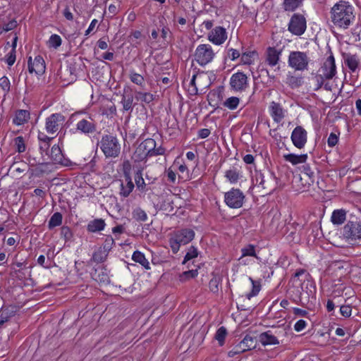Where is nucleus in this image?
Listing matches in <instances>:
<instances>
[{"label":"nucleus","instance_id":"680f3d73","mask_svg":"<svg viewBox=\"0 0 361 361\" xmlns=\"http://www.w3.org/2000/svg\"><path fill=\"white\" fill-rule=\"evenodd\" d=\"M338 138L337 135L331 133L328 137L327 143L329 147H333L338 143Z\"/></svg>","mask_w":361,"mask_h":361},{"label":"nucleus","instance_id":"473e14b6","mask_svg":"<svg viewBox=\"0 0 361 361\" xmlns=\"http://www.w3.org/2000/svg\"><path fill=\"white\" fill-rule=\"evenodd\" d=\"M128 77L130 80L133 83L137 85V86L142 88L145 87V81L144 77L142 75L136 73L135 70L133 69L129 71Z\"/></svg>","mask_w":361,"mask_h":361},{"label":"nucleus","instance_id":"a211bd4d","mask_svg":"<svg viewBox=\"0 0 361 361\" xmlns=\"http://www.w3.org/2000/svg\"><path fill=\"white\" fill-rule=\"evenodd\" d=\"M76 130L85 135L96 131L97 124L92 118H82L76 123Z\"/></svg>","mask_w":361,"mask_h":361},{"label":"nucleus","instance_id":"1a4fd4ad","mask_svg":"<svg viewBox=\"0 0 361 361\" xmlns=\"http://www.w3.org/2000/svg\"><path fill=\"white\" fill-rule=\"evenodd\" d=\"M256 337L251 335H246L240 343L236 344L233 348L228 352V355L233 357L234 355L252 350L256 347Z\"/></svg>","mask_w":361,"mask_h":361},{"label":"nucleus","instance_id":"e2e57ef3","mask_svg":"<svg viewBox=\"0 0 361 361\" xmlns=\"http://www.w3.org/2000/svg\"><path fill=\"white\" fill-rule=\"evenodd\" d=\"M6 61L9 66L13 65L16 61V51H11L8 54Z\"/></svg>","mask_w":361,"mask_h":361},{"label":"nucleus","instance_id":"a18cd8bd","mask_svg":"<svg viewBox=\"0 0 361 361\" xmlns=\"http://www.w3.org/2000/svg\"><path fill=\"white\" fill-rule=\"evenodd\" d=\"M227 335V330L224 326H221L216 332L215 338L219 342L220 345H223L226 336Z\"/></svg>","mask_w":361,"mask_h":361},{"label":"nucleus","instance_id":"09e8293b","mask_svg":"<svg viewBox=\"0 0 361 361\" xmlns=\"http://www.w3.org/2000/svg\"><path fill=\"white\" fill-rule=\"evenodd\" d=\"M197 274H198V271L197 269H192V270L184 271L180 275V281H181L183 282L185 281L190 279H193V278L196 277L197 276Z\"/></svg>","mask_w":361,"mask_h":361},{"label":"nucleus","instance_id":"c85d7f7f","mask_svg":"<svg viewBox=\"0 0 361 361\" xmlns=\"http://www.w3.org/2000/svg\"><path fill=\"white\" fill-rule=\"evenodd\" d=\"M241 252L242 255L241 257L239 258V260L241 261V263L244 264H247L246 261L243 260L245 257H254L258 259V257L255 251V246L252 244L247 245L246 246L243 247L241 249Z\"/></svg>","mask_w":361,"mask_h":361},{"label":"nucleus","instance_id":"69168bd1","mask_svg":"<svg viewBox=\"0 0 361 361\" xmlns=\"http://www.w3.org/2000/svg\"><path fill=\"white\" fill-rule=\"evenodd\" d=\"M302 172L310 179H312L314 177V171L311 169L309 165H305L302 166Z\"/></svg>","mask_w":361,"mask_h":361},{"label":"nucleus","instance_id":"393cba45","mask_svg":"<svg viewBox=\"0 0 361 361\" xmlns=\"http://www.w3.org/2000/svg\"><path fill=\"white\" fill-rule=\"evenodd\" d=\"M283 158L286 161L291 163L293 165L305 163L307 159V154H287L283 155Z\"/></svg>","mask_w":361,"mask_h":361},{"label":"nucleus","instance_id":"338daca9","mask_svg":"<svg viewBox=\"0 0 361 361\" xmlns=\"http://www.w3.org/2000/svg\"><path fill=\"white\" fill-rule=\"evenodd\" d=\"M209 135L210 130L207 128L200 129L198 132V136L202 139L207 137Z\"/></svg>","mask_w":361,"mask_h":361},{"label":"nucleus","instance_id":"39448f33","mask_svg":"<svg viewBox=\"0 0 361 361\" xmlns=\"http://www.w3.org/2000/svg\"><path fill=\"white\" fill-rule=\"evenodd\" d=\"M310 58L307 53L300 51H290L288 56V66L297 71L308 69Z\"/></svg>","mask_w":361,"mask_h":361},{"label":"nucleus","instance_id":"aec40b11","mask_svg":"<svg viewBox=\"0 0 361 361\" xmlns=\"http://www.w3.org/2000/svg\"><path fill=\"white\" fill-rule=\"evenodd\" d=\"M49 157L55 164H59L66 166L69 165L70 161L63 158V155L59 145H54L52 146Z\"/></svg>","mask_w":361,"mask_h":361},{"label":"nucleus","instance_id":"49530a36","mask_svg":"<svg viewBox=\"0 0 361 361\" xmlns=\"http://www.w3.org/2000/svg\"><path fill=\"white\" fill-rule=\"evenodd\" d=\"M14 145L16 151L19 153L24 152L26 149L25 140L22 136H18L14 139Z\"/></svg>","mask_w":361,"mask_h":361},{"label":"nucleus","instance_id":"ddd939ff","mask_svg":"<svg viewBox=\"0 0 361 361\" xmlns=\"http://www.w3.org/2000/svg\"><path fill=\"white\" fill-rule=\"evenodd\" d=\"M247 77L242 72L232 75L230 79V85L235 91H243L247 87Z\"/></svg>","mask_w":361,"mask_h":361},{"label":"nucleus","instance_id":"774afa93","mask_svg":"<svg viewBox=\"0 0 361 361\" xmlns=\"http://www.w3.org/2000/svg\"><path fill=\"white\" fill-rule=\"evenodd\" d=\"M63 14L64 16V17L68 20H73V13L71 12L70 9L68 7H66L64 10H63Z\"/></svg>","mask_w":361,"mask_h":361},{"label":"nucleus","instance_id":"9b49d317","mask_svg":"<svg viewBox=\"0 0 361 361\" xmlns=\"http://www.w3.org/2000/svg\"><path fill=\"white\" fill-rule=\"evenodd\" d=\"M65 121V117L60 113H55L46 118L45 130L49 134L56 133Z\"/></svg>","mask_w":361,"mask_h":361},{"label":"nucleus","instance_id":"c9c22d12","mask_svg":"<svg viewBox=\"0 0 361 361\" xmlns=\"http://www.w3.org/2000/svg\"><path fill=\"white\" fill-rule=\"evenodd\" d=\"M63 216L60 212L54 213L50 218L48 224L49 229H52L54 227L59 226L62 224Z\"/></svg>","mask_w":361,"mask_h":361},{"label":"nucleus","instance_id":"4c0bfd02","mask_svg":"<svg viewBox=\"0 0 361 361\" xmlns=\"http://www.w3.org/2000/svg\"><path fill=\"white\" fill-rule=\"evenodd\" d=\"M107 253V251L100 248L94 252L92 259L97 263H102L106 260Z\"/></svg>","mask_w":361,"mask_h":361},{"label":"nucleus","instance_id":"f03ea898","mask_svg":"<svg viewBox=\"0 0 361 361\" xmlns=\"http://www.w3.org/2000/svg\"><path fill=\"white\" fill-rule=\"evenodd\" d=\"M102 152L107 158H115L118 157L121 152V145L118 138L112 135H104L98 142Z\"/></svg>","mask_w":361,"mask_h":361},{"label":"nucleus","instance_id":"6e6d98bb","mask_svg":"<svg viewBox=\"0 0 361 361\" xmlns=\"http://www.w3.org/2000/svg\"><path fill=\"white\" fill-rule=\"evenodd\" d=\"M38 139L42 142L44 143L45 148H49V142L51 140L52 137H49L47 135H45V134H44L42 133H39V135H38Z\"/></svg>","mask_w":361,"mask_h":361},{"label":"nucleus","instance_id":"7c9ffc66","mask_svg":"<svg viewBox=\"0 0 361 361\" xmlns=\"http://www.w3.org/2000/svg\"><path fill=\"white\" fill-rule=\"evenodd\" d=\"M207 78V75L205 74H197V75H193L192 78L190 82V85L192 86V89L190 90V93L192 94H196L197 93V85H201V82Z\"/></svg>","mask_w":361,"mask_h":361},{"label":"nucleus","instance_id":"4be33fe9","mask_svg":"<svg viewBox=\"0 0 361 361\" xmlns=\"http://www.w3.org/2000/svg\"><path fill=\"white\" fill-rule=\"evenodd\" d=\"M126 183H121L120 195L123 197H127L131 193L134 188V184L129 174L125 173Z\"/></svg>","mask_w":361,"mask_h":361},{"label":"nucleus","instance_id":"7ed1b4c3","mask_svg":"<svg viewBox=\"0 0 361 361\" xmlns=\"http://www.w3.org/2000/svg\"><path fill=\"white\" fill-rule=\"evenodd\" d=\"M252 182L257 187L264 190L265 194L270 193L276 187V177L270 172L264 173L256 171L252 178Z\"/></svg>","mask_w":361,"mask_h":361},{"label":"nucleus","instance_id":"423d86ee","mask_svg":"<svg viewBox=\"0 0 361 361\" xmlns=\"http://www.w3.org/2000/svg\"><path fill=\"white\" fill-rule=\"evenodd\" d=\"M215 54L210 44H202L197 47L194 58L200 66H203L211 63L214 59Z\"/></svg>","mask_w":361,"mask_h":361},{"label":"nucleus","instance_id":"412c9836","mask_svg":"<svg viewBox=\"0 0 361 361\" xmlns=\"http://www.w3.org/2000/svg\"><path fill=\"white\" fill-rule=\"evenodd\" d=\"M281 55V49H277L275 47H268L266 51V62L271 67L278 64L280 56Z\"/></svg>","mask_w":361,"mask_h":361},{"label":"nucleus","instance_id":"0e129e2a","mask_svg":"<svg viewBox=\"0 0 361 361\" xmlns=\"http://www.w3.org/2000/svg\"><path fill=\"white\" fill-rule=\"evenodd\" d=\"M209 287L212 292L216 293L219 290V283L216 279H212L209 283Z\"/></svg>","mask_w":361,"mask_h":361},{"label":"nucleus","instance_id":"37998d69","mask_svg":"<svg viewBox=\"0 0 361 361\" xmlns=\"http://www.w3.org/2000/svg\"><path fill=\"white\" fill-rule=\"evenodd\" d=\"M11 86V82L6 76L0 78V87L4 92V97L10 92Z\"/></svg>","mask_w":361,"mask_h":361},{"label":"nucleus","instance_id":"6ab92c4d","mask_svg":"<svg viewBox=\"0 0 361 361\" xmlns=\"http://www.w3.org/2000/svg\"><path fill=\"white\" fill-rule=\"evenodd\" d=\"M269 111L276 123H280L285 117V111L279 103L271 102L269 106Z\"/></svg>","mask_w":361,"mask_h":361},{"label":"nucleus","instance_id":"de8ad7c7","mask_svg":"<svg viewBox=\"0 0 361 361\" xmlns=\"http://www.w3.org/2000/svg\"><path fill=\"white\" fill-rule=\"evenodd\" d=\"M61 42L62 40L61 37L58 35L54 34L51 35L47 43L49 47L56 49L61 46Z\"/></svg>","mask_w":361,"mask_h":361},{"label":"nucleus","instance_id":"8fccbe9b","mask_svg":"<svg viewBox=\"0 0 361 361\" xmlns=\"http://www.w3.org/2000/svg\"><path fill=\"white\" fill-rule=\"evenodd\" d=\"M134 178L137 188L140 190H144L145 183L140 171H137V172L135 174Z\"/></svg>","mask_w":361,"mask_h":361},{"label":"nucleus","instance_id":"a19ab883","mask_svg":"<svg viewBox=\"0 0 361 361\" xmlns=\"http://www.w3.org/2000/svg\"><path fill=\"white\" fill-rule=\"evenodd\" d=\"M225 177L231 183H236L239 179V173L236 169H229L226 171Z\"/></svg>","mask_w":361,"mask_h":361},{"label":"nucleus","instance_id":"ea45409f","mask_svg":"<svg viewBox=\"0 0 361 361\" xmlns=\"http://www.w3.org/2000/svg\"><path fill=\"white\" fill-rule=\"evenodd\" d=\"M136 98L137 100H140L142 102L149 104L154 100V97L149 92H137L136 93Z\"/></svg>","mask_w":361,"mask_h":361},{"label":"nucleus","instance_id":"bf43d9fd","mask_svg":"<svg viewBox=\"0 0 361 361\" xmlns=\"http://www.w3.org/2000/svg\"><path fill=\"white\" fill-rule=\"evenodd\" d=\"M97 281H99L100 283H108L109 281V278L108 274L103 270L101 271V273H99L97 276V277L95 279Z\"/></svg>","mask_w":361,"mask_h":361},{"label":"nucleus","instance_id":"f257e3e1","mask_svg":"<svg viewBox=\"0 0 361 361\" xmlns=\"http://www.w3.org/2000/svg\"><path fill=\"white\" fill-rule=\"evenodd\" d=\"M354 8L348 1H340L331 9V20L336 27L347 29L355 20Z\"/></svg>","mask_w":361,"mask_h":361},{"label":"nucleus","instance_id":"79ce46f5","mask_svg":"<svg viewBox=\"0 0 361 361\" xmlns=\"http://www.w3.org/2000/svg\"><path fill=\"white\" fill-rule=\"evenodd\" d=\"M239 102L240 99L238 97H231L226 99V101L224 102V106L231 110H234L238 107Z\"/></svg>","mask_w":361,"mask_h":361},{"label":"nucleus","instance_id":"f8f14e48","mask_svg":"<svg viewBox=\"0 0 361 361\" xmlns=\"http://www.w3.org/2000/svg\"><path fill=\"white\" fill-rule=\"evenodd\" d=\"M290 138L295 147L302 149L307 143V133L302 126H298L293 129Z\"/></svg>","mask_w":361,"mask_h":361},{"label":"nucleus","instance_id":"052dcab7","mask_svg":"<svg viewBox=\"0 0 361 361\" xmlns=\"http://www.w3.org/2000/svg\"><path fill=\"white\" fill-rule=\"evenodd\" d=\"M307 326V322L303 319L298 320L294 325V330L297 332L302 331Z\"/></svg>","mask_w":361,"mask_h":361},{"label":"nucleus","instance_id":"e433bc0d","mask_svg":"<svg viewBox=\"0 0 361 361\" xmlns=\"http://www.w3.org/2000/svg\"><path fill=\"white\" fill-rule=\"evenodd\" d=\"M249 280L252 283V290L250 293L246 294V298L250 300L251 298L256 296L261 289V285L259 281L253 280L251 277H249Z\"/></svg>","mask_w":361,"mask_h":361},{"label":"nucleus","instance_id":"bb28decb","mask_svg":"<svg viewBox=\"0 0 361 361\" xmlns=\"http://www.w3.org/2000/svg\"><path fill=\"white\" fill-rule=\"evenodd\" d=\"M106 224L102 219H97L90 221L87 226V230L91 233L103 231Z\"/></svg>","mask_w":361,"mask_h":361},{"label":"nucleus","instance_id":"2eb2a0df","mask_svg":"<svg viewBox=\"0 0 361 361\" xmlns=\"http://www.w3.org/2000/svg\"><path fill=\"white\" fill-rule=\"evenodd\" d=\"M343 235L352 240L361 239V224L349 221L343 227Z\"/></svg>","mask_w":361,"mask_h":361},{"label":"nucleus","instance_id":"9d476101","mask_svg":"<svg viewBox=\"0 0 361 361\" xmlns=\"http://www.w3.org/2000/svg\"><path fill=\"white\" fill-rule=\"evenodd\" d=\"M306 30V20L302 15L294 14L288 24V30L295 35H302Z\"/></svg>","mask_w":361,"mask_h":361},{"label":"nucleus","instance_id":"f704fd0d","mask_svg":"<svg viewBox=\"0 0 361 361\" xmlns=\"http://www.w3.org/2000/svg\"><path fill=\"white\" fill-rule=\"evenodd\" d=\"M257 53L255 51L244 52L241 54L240 61L244 65H251L254 63Z\"/></svg>","mask_w":361,"mask_h":361},{"label":"nucleus","instance_id":"c03bdc74","mask_svg":"<svg viewBox=\"0 0 361 361\" xmlns=\"http://www.w3.org/2000/svg\"><path fill=\"white\" fill-rule=\"evenodd\" d=\"M133 218L137 221H145L147 219L146 212L140 208H136L133 211Z\"/></svg>","mask_w":361,"mask_h":361},{"label":"nucleus","instance_id":"5701e85b","mask_svg":"<svg viewBox=\"0 0 361 361\" xmlns=\"http://www.w3.org/2000/svg\"><path fill=\"white\" fill-rule=\"evenodd\" d=\"M30 114L27 110L20 109L16 111L13 118V123L16 126H21L27 123L30 119Z\"/></svg>","mask_w":361,"mask_h":361},{"label":"nucleus","instance_id":"f3484780","mask_svg":"<svg viewBox=\"0 0 361 361\" xmlns=\"http://www.w3.org/2000/svg\"><path fill=\"white\" fill-rule=\"evenodd\" d=\"M46 66L43 58L37 56L33 61L32 57L28 59V71L30 73H35L37 75H42L45 72Z\"/></svg>","mask_w":361,"mask_h":361},{"label":"nucleus","instance_id":"dca6fc26","mask_svg":"<svg viewBox=\"0 0 361 361\" xmlns=\"http://www.w3.org/2000/svg\"><path fill=\"white\" fill-rule=\"evenodd\" d=\"M209 40L216 45H221L227 39V32L224 27L217 26L208 35Z\"/></svg>","mask_w":361,"mask_h":361},{"label":"nucleus","instance_id":"b1692460","mask_svg":"<svg viewBox=\"0 0 361 361\" xmlns=\"http://www.w3.org/2000/svg\"><path fill=\"white\" fill-rule=\"evenodd\" d=\"M259 340L263 345H277L279 343L278 338L270 331L260 334Z\"/></svg>","mask_w":361,"mask_h":361},{"label":"nucleus","instance_id":"5fc2aeb1","mask_svg":"<svg viewBox=\"0 0 361 361\" xmlns=\"http://www.w3.org/2000/svg\"><path fill=\"white\" fill-rule=\"evenodd\" d=\"M340 312L342 316L349 317L351 315L352 307L348 305H341L340 307Z\"/></svg>","mask_w":361,"mask_h":361},{"label":"nucleus","instance_id":"13d9d810","mask_svg":"<svg viewBox=\"0 0 361 361\" xmlns=\"http://www.w3.org/2000/svg\"><path fill=\"white\" fill-rule=\"evenodd\" d=\"M114 244V238L111 235H109L106 237V238L104 241L103 249L108 252L109 250H110L111 249Z\"/></svg>","mask_w":361,"mask_h":361},{"label":"nucleus","instance_id":"6e6552de","mask_svg":"<svg viewBox=\"0 0 361 361\" xmlns=\"http://www.w3.org/2000/svg\"><path fill=\"white\" fill-rule=\"evenodd\" d=\"M245 195L239 189L232 188L224 195V201L230 208H240L244 202Z\"/></svg>","mask_w":361,"mask_h":361},{"label":"nucleus","instance_id":"20e7f679","mask_svg":"<svg viewBox=\"0 0 361 361\" xmlns=\"http://www.w3.org/2000/svg\"><path fill=\"white\" fill-rule=\"evenodd\" d=\"M195 237V232L190 228L178 231L169 239V244L172 252L176 254L178 252L180 245L189 243Z\"/></svg>","mask_w":361,"mask_h":361},{"label":"nucleus","instance_id":"0eeeda50","mask_svg":"<svg viewBox=\"0 0 361 361\" xmlns=\"http://www.w3.org/2000/svg\"><path fill=\"white\" fill-rule=\"evenodd\" d=\"M156 147L154 139L148 138L142 142L136 148L133 158L135 161L144 160L147 157H152V152Z\"/></svg>","mask_w":361,"mask_h":361},{"label":"nucleus","instance_id":"4d7b16f0","mask_svg":"<svg viewBox=\"0 0 361 361\" xmlns=\"http://www.w3.org/2000/svg\"><path fill=\"white\" fill-rule=\"evenodd\" d=\"M228 56L231 61H235L240 57V53L238 50L231 48L228 50Z\"/></svg>","mask_w":361,"mask_h":361},{"label":"nucleus","instance_id":"c756f323","mask_svg":"<svg viewBox=\"0 0 361 361\" xmlns=\"http://www.w3.org/2000/svg\"><path fill=\"white\" fill-rule=\"evenodd\" d=\"M133 96L131 93L129 94H123L122 95L121 104L123 106V111H132L134 108L133 104Z\"/></svg>","mask_w":361,"mask_h":361},{"label":"nucleus","instance_id":"4468645a","mask_svg":"<svg viewBox=\"0 0 361 361\" xmlns=\"http://www.w3.org/2000/svg\"><path fill=\"white\" fill-rule=\"evenodd\" d=\"M319 73L326 79H332L336 73L334 57L331 55L324 61L323 66L319 70Z\"/></svg>","mask_w":361,"mask_h":361},{"label":"nucleus","instance_id":"864d4df0","mask_svg":"<svg viewBox=\"0 0 361 361\" xmlns=\"http://www.w3.org/2000/svg\"><path fill=\"white\" fill-rule=\"evenodd\" d=\"M313 80L315 82V87L314 90L317 91L322 87L324 80L326 79V77H322L320 73H318L314 77Z\"/></svg>","mask_w":361,"mask_h":361},{"label":"nucleus","instance_id":"603ef678","mask_svg":"<svg viewBox=\"0 0 361 361\" xmlns=\"http://www.w3.org/2000/svg\"><path fill=\"white\" fill-rule=\"evenodd\" d=\"M61 237L66 241L70 240L73 237V233L68 226H62L61 228Z\"/></svg>","mask_w":361,"mask_h":361},{"label":"nucleus","instance_id":"cd10ccee","mask_svg":"<svg viewBox=\"0 0 361 361\" xmlns=\"http://www.w3.org/2000/svg\"><path fill=\"white\" fill-rule=\"evenodd\" d=\"M346 219V212L344 209H336L331 217V222L334 225H341Z\"/></svg>","mask_w":361,"mask_h":361},{"label":"nucleus","instance_id":"a878e982","mask_svg":"<svg viewBox=\"0 0 361 361\" xmlns=\"http://www.w3.org/2000/svg\"><path fill=\"white\" fill-rule=\"evenodd\" d=\"M344 61L345 65L352 72H355L360 63L359 59L355 54H346L344 55Z\"/></svg>","mask_w":361,"mask_h":361},{"label":"nucleus","instance_id":"58836bf2","mask_svg":"<svg viewBox=\"0 0 361 361\" xmlns=\"http://www.w3.org/2000/svg\"><path fill=\"white\" fill-rule=\"evenodd\" d=\"M303 0H285L284 9L288 11H293L298 8Z\"/></svg>","mask_w":361,"mask_h":361},{"label":"nucleus","instance_id":"3c124183","mask_svg":"<svg viewBox=\"0 0 361 361\" xmlns=\"http://www.w3.org/2000/svg\"><path fill=\"white\" fill-rule=\"evenodd\" d=\"M198 255V252H197V250L193 247V246H191L188 252L186 253L185 257H184V259H183V263L185 264L186 263V262L195 258V257H197Z\"/></svg>","mask_w":361,"mask_h":361},{"label":"nucleus","instance_id":"2f4dec72","mask_svg":"<svg viewBox=\"0 0 361 361\" xmlns=\"http://www.w3.org/2000/svg\"><path fill=\"white\" fill-rule=\"evenodd\" d=\"M132 259L134 262L139 263L145 269H150L149 262L146 259L145 255L142 252H141L140 251H138V250L135 251L132 255Z\"/></svg>","mask_w":361,"mask_h":361},{"label":"nucleus","instance_id":"72a5a7b5","mask_svg":"<svg viewBox=\"0 0 361 361\" xmlns=\"http://www.w3.org/2000/svg\"><path fill=\"white\" fill-rule=\"evenodd\" d=\"M14 307H6L1 311L0 327L16 314Z\"/></svg>","mask_w":361,"mask_h":361}]
</instances>
